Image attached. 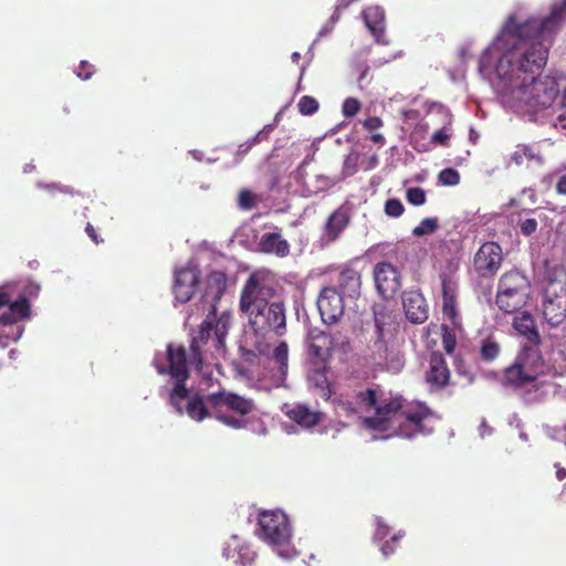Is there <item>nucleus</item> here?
Masks as SVG:
<instances>
[{
  "label": "nucleus",
  "instance_id": "1",
  "mask_svg": "<svg viewBox=\"0 0 566 566\" xmlns=\"http://www.w3.org/2000/svg\"><path fill=\"white\" fill-rule=\"evenodd\" d=\"M566 20V0L554 4L538 20L520 12L510 14L479 59V72L490 83L509 112L537 122L553 107L559 93L557 82L541 76L548 56L545 40Z\"/></svg>",
  "mask_w": 566,
  "mask_h": 566
},
{
  "label": "nucleus",
  "instance_id": "2",
  "mask_svg": "<svg viewBox=\"0 0 566 566\" xmlns=\"http://www.w3.org/2000/svg\"><path fill=\"white\" fill-rule=\"evenodd\" d=\"M274 277L271 272L259 270L245 281L239 307L247 317L248 324L240 340L243 359L253 363L264 357L272 365L270 379L259 380V390L270 391L284 385L289 368V347L285 342L279 343L272 350L276 337L286 331L285 307L282 302H271L274 297Z\"/></svg>",
  "mask_w": 566,
  "mask_h": 566
},
{
  "label": "nucleus",
  "instance_id": "3",
  "mask_svg": "<svg viewBox=\"0 0 566 566\" xmlns=\"http://www.w3.org/2000/svg\"><path fill=\"white\" fill-rule=\"evenodd\" d=\"M154 366L158 374L169 376L160 394L167 396L177 413L187 415L197 422L214 418L233 429L248 428V416L255 409L252 399L227 390L211 392L206 400L203 396H190L185 385L189 377V360L184 346L168 345L165 353L155 355Z\"/></svg>",
  "mask_w": 566,
  "mask_h": 566
},
{
  "label": "nucleus",
  "instance_id": "4",
  "mask_svg": "<svg viewBox=\"0 0 566 566\" xmlns=\"http://www.w3.org/2000/svg\"><path fill=\"white\" fill-rule=\"evenodd\" d=\"M334 409L338 418L361 419L364 427L373 432V440L411 439L432 431L428 428L430 413L424 405L379 396L373 388L340 397L334 401Z\"/></svg>",
  "mask_w": 566,
  "mask_h": 566
},
{
  "label": "nucleus",
  "instance_id": "5",
  "mask_svg": "<svg viewBox=\"0 0 566 566\" xmlns=\"http://www.w3.org/2000/svg\"><path fill=\"white\" fill-rule=\"evenodd\" d=\"M514 329L526 338L530 345H524L523 353L517 356L513 366L505 370L504 380L524 391L527 402L542 400L547 394L546 385L537 379V371L533 370L528 363V357L537 355L534 346L539 340V335L535 327L533 316L523 312L513 319Z\"/></svg>",
  "mask_w": 566,
  "mask_h": 566
},
{
  "label": "nucleus",
  "instance_id": "6",
  "mask_svg": "<svg viewBox=\"0 0 566 566\" xmlns=\"http://www.w3.org/2000/svg\"><path fill=\"white\" fill-rule=\"evenodd\" d=\"M227 285L226 275L222 272H213L208 277V289L203 295L202 312L208 311L207 318L201 323L198 335L192 338L191 350L197 352L200 349L201 344L208 342L217 350H221L224 346V340L228 335L229 328L232 324V315L230 312L224 311L216 319V302L220 300Z\"/></svg>",
  "mask_w": 566,
  "mask_h": 566
},
{
  "label": "nucleus",
  "instance_id": "7",
  "mask_svg": "<svg viewBox=\"0 0 566 566\" xmlns=\"http://www.w3.org/2000/svg\"><path fill=\"white\" fill-rule=\"evenodd\" d=\"M360 275L353 269H346L339 273L335 285L325 286L318 294L317 307L324 323L338 322L346 307L360 295Z\"/></svg>",
  "mask_w": 566,
  "mask_h": 566
},
{
  "label": "nucleus",
  "instance_id": "8",
  "mask_svg": "<svg viewBox=\"0 0 566 566\" xmlns=\"http://www.w3.org/2000/svg\"><path fill=\"white\" fill-rule=\"evenodd\" d=\"M255 534L283 559H291L298 554L291 543L292 530L289 518L282 511L262 512L259 515Z\"/></svg>",
  "mask_w": 566,
  "mask_h": 566
},
{
  "label": "nucleus",
  "instance_id": "9",
  "mask_svg": "<svg viewBox=\"0 0 566 566\" xmlns=\"http://www.w3.org/2000/svg\"><path fill=\"white\" fill-rule=\"evenodd\" d=\"M11 286H0V346L7 347L10 342H17L23 327L19 322L29 317L30 305L23 297L13 300L9 292Z\"/></svg>",
  "mask_w": 566,
  "mask_h": 566
},
{
  "label": "nucleus",
  "instance_id": "10",
  "mask_svg": "<svg viewBox=\"0 0 566 566\" xmlns=\"http://www.w3.org/2000/svg\"><path fill=\"white\" fill-rule=\"evenodd\" d=\"M531 295V283L520 271L504 273L497 284L496 305L504 313H513L524 307Z\"/></svg>",
  "mask_w": 566,
  "mask_h": 566
},
{
  "label": "nucleus",
  "instance_id": "11",
  "mask_svg": "<svg viewBox=\"0 0 566 566\" xmlns=\"http://www.w3.org/2000/svg\"><path fill=\"white\" fill-rule=\"evenodd\" d=\"M282 411L291 421L282 423V429L287 434L310 430L322 420L321 411L312 409L304 403H285L282 407Z\"/></svg>",
  "mask_w": 566,
  "mask_h": 566
},
{
  "label": "nucleus",
  "instance_id": "12",
  "mask_svg": "<svg viewBox=\"0 0 566 566\" xmlns=\"http://www.w3.org/2000/svg\"><path fill=\"white\" fill-rule=\"evenodd\" d=\"M375 325L379 334V339L375 343L377 350V357L375 360L378 365H384L388 370L394 373L399 371L403 366L402 357L395 352H389L385 342L384 336L389 333V323L386 321V315L382 313H375Z\"/></svg>",
  "mask_w": 566,
  "mask_h": 566
},
{
  "label": "nucleus",
  "instance_id": "13",
  "mask_svg": "<svg viewBox=\"0 0 566 566\" xmlns=\"http://www.w3.org/2000/svg\"><path fill=\"white\" fill-rule=\"evenodd\" d=\"M441 308L443 319L454 329H461L462 317L458 306V284L449 276L441 279Z\"/></svg>",
  "mask_w": 566,
  "mask_h": 566
},
{
  "label": "nucleus",
  "instance_id": "14",
  "mask_svg": "<svg viewBox=\"0 0 566 566\" xmlns=\"http://www.w3.org/2000/svg\"><path fill=\"white\" fill-rule=\"evenodd\" d=\"M198 282L199 270L192 261L176 270L172 285L175 300L179 303L188 302L192 297Z\"/></svg>",
  "mask_w": 566,
  "mask_h": 566
},
{
  "label": "nucleus",
  "instance_id": "15",
  "mask_svg": "<svg viewBox=\"0 0 566 566\" xmlns=\"http://www.w3.org/2000/svg\"><path fill=\"white\" fill-rule=\"evenodd\" d=\"M374 279L378 293L387 300L394 297L401 286L398 270L387 262L375 265Z\"/></svg>",
  "mask_w": 566,
  "mask_h": 566
},
{
  "label": "nucleus",
  "instance_id": "16",
  "mask_svg": "<svg viewBox=\"0 0 566 566\" xmlns=\"http://www.w3.org/2000/svg\"><path fill=\"white\" fill-rule=\"evenodd\" d=\"M502 260V248L495 242H486L475 253L474 266L483 276L493 275L500 269Z\"/></svg>",
  "mask_w": 566,
  "mask_h": 566
},
{
  "label": "nucleus",
  "instance_id": "17",
  "mask_svg": "<svg viewBox=\"0 0 566 566\" xmlns=\"http://www.w3.org/2000/svg\"><path fill=\"white\" fill-rule=\"evenodd\" d=\"M402 305L406 317L415 323L421 324L428 318V304L418 291H408L402 295Z\"/></svg>",
  "mask_w": 566,
  "mask_h": 566
},
{
  "label": "nucleus",
  "instance_id": "18",
  "mask_svg": "<svg viewBox=\"0 0 566 566\" xmlns=\"http://www.w3.org/2000/svg\"><path fill=\"white\" fill-rule=\"evenodd\" d=\"M450 371L442 355L433 353L430 356L429 369L426 380L432 390L441 389L448 385Z\"/></svg>",
  "mask_w": 566,
  "mask_h": 566
},
{
  "label": "nucleus",
  "instance_id": "19",
  "mask_svg": "<svg viewBox=\"0 0 566 566\" xmlns=\"http://www.w3.org/2000/svg\"><path fill=\"white\" fill-rule=\"evenodd\" d=\"M363 20L366 28L369 30L376 42L379 44H388V40L385 36V12L378 7H368L363 13Z\"/></svg>",
  "mask_w": 566,
  "mask_h": 566
},
{
  "label": "nucleus",
  "instance_id": "20",
  "mask_svg": "<svg viewBox=\"0 0 566 566\" xmlns=\"http://www.w3.org/2000/svg\"><path fill=\"white\" fill-rule=\"evenodd\" d=\"M222 555L238 566L251 565L255 558V553L249 546L243 545L237 535H232L227 542Z\"/></svg>",
  "mask_w": 566,
  "mask_h": 566
},
{
  "label": "nucleus",
  "instance_id": "21",
  "mask_svg": "<svg viewBox=\"0 0 566 566\" xmlns=\"http://www.w3.org/2000/svg\"><path fill=\"white\" fill-rule=\"evenodd\" d=\"M192 355L196 370L200 377L199 387L196 392H192L187 386L186 388L190 396H203V400H206V397L210 394L209 389L212 387L213 382L217 381V378L214 377L212 367L202 361L200 349L197 352L192 350Z\"/></svg>",
  "mask_w": 566,
  "mask_h": 566
},
{
  "label": "nucleus",
  "instance_id": "22",
  "mask_svg": "<svg viewBox=\"0 0 566 566\" xmlns=\"http://www.w3.org/2000/svg\"><path fill=\"white\" fill-rule=\"evenodd\" d=\"M451 124V114L447 107L439 103L428 105L427 114L419 123L420 128L424 130L430 127H447Z\"/></svg>",
  "mask_w": 566,
  "mask_h": 566
},
{
  "label": "nucleus",
  "instance_id": "23",
  "mask_svg": "<svg viewBox=\"0 0 566 566\" xmlns=\"http://www.w3.org/2000/svg\"><path fill=\"white\" fill-rule=\"evenodd\" d=\"M349 223V214L345 208L336 209L327 219L324 230L326 242L335 241Z\"/></svg>",
  "mask_w": 566,
  "mask_h": 566
},
{
  "label": "nucleus",
  "instance_id": "24",
  "mask_svg": "<svg viewBox=\"0 0 566 566\" xmlns=\"http://www.w3.org/2000/svg\"><path fill=\"white\" fill-rule=\"evenodd\" d=\"M543 316L547 324L557 327L565 319L566 301L562 297L552 300L548 295L545 296L543 304Z\"/></svg>",
  "mask_w": 566,
  "mask_h": 566
},
{
  "label": "nucleus",
  "instance_id": "25",
  "mask_svg": "<svg viewBox=\"0 0 566 566\" xmlns=\"http://www.w3.org/2000/svg\"><path fill=\"white\" fill-rule=\"evenodd\" d=\"M260 250L265 253H274L279 256H285L290 252V245L280 233H264L259 242Z\"/></svg>",
  "mask_w": 566,
  "mask_h": 566
},
{
  "label": "nucleus",
  "instance_id": "26",
  "mask_svg": "<svg viewBox=\"0 0 566 566\" xmlns=\"http://www.w3.org/2000/svg\"><path fill=\"white\" fill-rule=\"evenodd\" d=\"M339 179L335 177H329L326 175H315L314 177L310 178L304 184V192L306 196H313L317 195L319 192L326 191L331 189L333 186H335Z\"/></svg>",
  "mask_w": 566,
  "mask_h": 566
},
{
  "label": "nucleus",
  "instance_id": "27",
  "mask_svg": "<svg viewBox=\"0 0 566 566\" xmlns=\"http://www.w3.org/2000/svg\"><path fill=\"white\" fill-rule=\"evenodd\" d=\"M511 158L517 165H522L528 161H535L538 165L544 164L542 155L534 147L528 145L516 146L515 150L511 155Z\"/></svg>",
  "mask_w": 566,
  "mask_h": 566
},
{
  "label": "nucleus",
  "instance_id": "28",
  "mask_svg": "<svg viewBox=\"0 0 566 566\" xmlns=\"http://www.w3.org/2000/svg\"><path fill=\"white\" fill-rule=\"evenodd\" d=\"M308 380L313 384L319 391V395L328 399L331 397V389L327 376L323 370H314L308 375Z\"/></svg>",
  "mask_w": 566,
  "mask_h": 566
},
{
  "label": "nucleus",
  "instance_id": "29",
  "mask_svg": "<svg viewBox=\"0 0 566 566\" xmlns=\"http://www.w3.org/2000/svg\"><path fill=\"white\" fill-rule=\"evenodd\" d=\"M500 353V346L493 337L484 338L481 342L480 356L483 360L492 361Z\"/></svg>",
  "mask_w": 566,
  "mask_h": 566
},
{
  "label": "nucleus",
  "instance_id": "30",
  "mask_svg": "<svg viewBox=\"0 0 566 566\" xmlns=\"http://www.w3.org/2000/svg\"><path fill=\"white\" fill-rule=\"evenodd\" d=\"M442 345L447 353L452 354L455 344H457V336L455 332H461V329H454L450 324H442Z\"/></svg>",
  "mask_w": 566,
  "mask_h": 566
},
{
  "label": "nucleus",
  "instance_id": "31",
  "mask_svg": "<svg viewBox=\"0 0 566 566\" xmlns=\"http://www.w3.org/2000/svg\"><path fill=\"white\" fill-rule=\"evenodd\" d=\"M437 228V218H424L416 228H413L412 234L416 237H422L434 232Z\"/></svg>",
  "mask_w": 566,
  "mask_h": 566
},
{
  "label": "nucleus",
  "instance_id": "32",
  "mask_svg": "<svg viewBox=\"0 0 566 566\" xmlns=\"http://www.w3.org/2000/svg\"><path fill=\"white\" fill-rule=\"evenodd\" d=\"M298 112L302 115H313L318 109V102L312 96H302L297 103Z\"/></svg>",
  "mask_w": 566,
  "mask_h": 566
},
{
  "label": "nucleus",
  "instance_id": "33",
  "mask_svg": "<svg viewBox=\"0 0 566 566\" xmlns=\"http://www.w3.org/2000/svg\"><path fill=\"white\" fill-rule=\"evenodd\" d=\"M11 286L9 289V292L11 294H13V300H20L21 297H23L25 300V302L29 304L28 300H27V296H35L38 295L39 291H40V285L34 283V282H29L25 287H24V291L22 294H17L15 293V284L14 283H8L6 284L4 286Z\"/></svg>",
  "mask_w": 566,
  "mask_h": 566
},
{
  "label": "nucleus",
  "instance_id": "34",
  "mask_svg": "<svg viewBox=\"0 0 566 566\" xmlns=\"http://www.w3.org/2000/svg\"><path fill=\"white\" fill-rule=\"evenodd\" d=\"M438 179L443 186H457L460 182V174L453 168H446L440 171Z\"/></svg>",
  "mask_w": 566,
  "mask_h": 566
},
{
  "label": "nucleus",
  "instance_id": "35",
  "mask_svg": "<svg viewBox=\"0 0 566 566\" xmlns=\"http://www.w3.org/2000/svg\"><path fill=\"white\" fill-rule=\"evenodd\" d=\"M406 198L413 206H422L426 202V191L419 187L407 189Z\"/></svg>",
  "mask_w": 566,
  "mask_h": 566
},
{
  "label": "nucleus",
  "instance_id": "36",
  "mask_svg": "<svg viewBox=\"0 0 566 566\" xmlns=\"http://www.w3.org/2000/svg\"><path fill=\"white\" fill-rule=\"evenodd\" d=\"M403 205L399 199L392 198L387 200L385 203V212L389 217L398 218L403 213Z\"/></svg>",
  "mask_w": 566,
  "mask_h": 566
},
{
  "label": "nucleus",
  "instance_id": "37",
  "mask_svg": "<svg viewBox=\"0 0 566 566\" xmlns=\"http://www.w3.org/2000/svg\"><path fill=\"white\" fill-rule=\"evenodd\" d=\"M248 418H249V424H248L247 429L251 430L252 432H254L259 436H264L268 433V427L262 419L255 418L253 412L250 413L248 416Z\"/></svg>",
  "mask_w": 566,
  "mask_h": 566
},
{
  "label": "nucleus",
  "instance_id": "38",
  "mask_svg": "<svg viewBox=\"0 0 566 566\" xmlns=\"http://www.w3.org/2000/svg\"><path fill=\"white\" fill-rule=\"evenodd\" d=\"M360 109V102L354 97H348L344 101L342 112L345 117L355 116Z\"/></svg>",
  "mask_w": 566,
  "mask_h": 566
},
{
  "label": "nucleus",
  "instance_id": "39",
  "mask_svg": "<svg viewBox=\"0 0 566 566\" xmlns=\"http://www.w3.org/2000/svg\"><path fill=\"white\" fill-rule=\"evenodd\" d=\"M255 205V195L247 189L239 193V207L244 210L251 209Z\"/></svg>",
  "mask_w": 566,
  "mask_h": 566
},
{
  "label": "nucleus",
  "instance_id": "40",
  "mask_svg": "<svg viewBox=\"0 0 566 566\" xmlns=\"http://www.w3.org/2000/svg\"><path fill=\"white\" fill-rule=\"evenodd\" d=\"M538 222L534 218H527L520 222V230L523 235L530 237L536 232Z\"/></svg>",
  "mask_w": 566,
  "mask_h": 566
},
{
  "label": "nucleus",
  "instance_id": "41",
  "mask_svg": "<svg viewBox=\"0 0 566 566\" xmlns=\"http://www.w3.org/2000/svg\"><path fill=\"white\" fill-rule=\"evenodd\" d=\"M405 533L402 531H399L397 534H395L391 538V542H386L380 547V551L385 557L390 556L395 552V547L391 545V543L398 542L400 538H402Z\"/></svg>",
  "mask_w": 566,
  "mask_h": 566
},
{
  "label": "nucleus",
  "instance_id": "42",
  "mask_svg": "<svg viewBox=\"0 0 566 566\" xmlns=\"http://www.w3.org/2000/svg\"><path fill=\"white\" fill-rule=\"evenodd\" d=\"M376 532L374 535L375 541H381L389 534V526L384 523V521L380 517H376Z\"/></svg>",
  "mask_w": 566,
  "mask_h": 566
},
{
  "label": "nucleus",
  "instance_id": "43",
  "mask_svg": "<svg viewBox=\"0 0 566 566\" xmlns=\"http://www.w3.org/2000/svg\"><path fill=\"white\" fill-rule=\"evenodd\" d=\"M274 128L275 124L265 125L255 136L251 138V144H256L263 139H266Z\"/></svg>",
  "mask_w": 566,
  "mask_h": 566
},
{
  "label": "nucleus",
  "instance_id": "44",
  "mask_svg": "<svg viewBox=\"0 0 566 566\" xmlns=\"http://www.w3.org/2000/svg\"><path fill=\"white\" fill-rule=\"evenodd\" d=\"M402 115L405 118V124L408 126V128H411V126H413L420 117L419 112L416 109L403 111Z\"/></svg>",
  "mask_w": 566,
  "mask_h": 566
},
{
  "label": "nucleus",
  "instance_id": "45",
  "mask_svg": "<svg viewBox=\"0 0 566 566\" xmlns=\"http://www.w3.org/2000/svg\"><path fill=\"white\" fill-rule=\"evenodd\" d=\"M450 138L447 127H439L432 135V142L444 145Z\"/></svg>",
  "mask_w": 566,
  "mask_h": 566
},
{
  "label": "nucleus",
  "instance_id": "46",
  "mask_svg": "<svg viewBox=\"0 0 566 566\" xmlns=\"http://www.w3.org/2000/svg\"><path fill=\"white\" fill-rule=\"evenodd\" d=\"M339 10H340V9H337V8H336V10H335V12L333 13V15L331 17L329 21H328L327 23H325V25H324V27L321 29V31L318 32V36L326 35V34H328V33L332 31V29H333L334 24H335V23L337 22V20H338V11H339Z\"/></svg>",
  "mask_w": 566,
  "mask_h": 566
},
{
  "label": "nucleus",
  "instance_id": "47",
  "mask_svg": "<svg viewBox=\"0 0 566 566\" xmlns=\"http://www.w3.org/2000/svg\"><path fill=\"white\" fill-rule=\"evenodd\" d=\"M382 125V122L379 117H368L365 122H364V127L368 130H375V129H378L380 128Z\"/></svg>",
  "mask_w": 566,
  "mask_h": 566
},
{
  "label": "nucleus",
  "instance_id": "48",
  "mask_svg": "<svg viewBox=\"0 0 566 566\" xmlns=\"http://www.w3.org/2000/svg\"><path fill=\"white\" fill-rule=\"evenodd\" d=\"M556 192L566 196V175H560L556 182Z\"/></svg>",
  "mask_w": 566,
  "mask_h": 566
},
{
  "label": "nucleus",
  "instance_id": "49",
  "mask_svg": "<svg viewBox=\"0 0 566 566\" xmlns=\"http://www.w3.org/2000/svg\"><path fill=\"white\" fill-rule=\"evenodd\" d=\"M553 437L566 446V424L560 428H555Z\"/></svg>",
  "mask_w": 566,
  "mask_h": 566
},
{
  "label": "nucleus",
  "instance_id": "50",
  "mask_svg": "<svg viewBox=\"0 0 566 566\" xmlns=\"http://www.w3.org/2000/svg\"><path fill=\"white\" fill-rule=\"evenodd\" d=\"M81 67H88L90 70L85 73H82L81 71H77L76 74L78 77L83 78V80H88L91 77V75L93 74V66L92 65H88L87 62L83 61L81 62Z\"/></svg>",
  "mask_w": 566,
  "mask_h": 566
},
{
  "label": "nucleus",
  "instance_id": "51",
  "mask_svg": "<svg viewBox=\"0 0 566 566\" xmlns=\"http://www.w3.org/2000/svg\"><path fill=\"white\" fill-rule=\"evenodd\" d=\"M254 144H251V139L248 140L245 144H242L239 146V149H238V154L239 155H244L247 154L253 146Z\"/></svg>",
  "mask_w": 566,
  "mask_h": 566
},
{
  "label": "nucleus",
  "instance_id": "52",
  "mask_svg": "<svg viewBox=\"0 0 566 566\" xmlns=\"http://www.w3.org/2000/svg\"><path fill=\"white\" fill-rule=\"evenodd\" d=\"M491 433H492V429L486 424L485 421H482L481 426H480V436L482 438H484L486 434H491Z\"/></svg>",
  "mask_w": 566,
  "mask_h": 566
},
{
  "label": "nucleus",
  "instance_id": "53",
  "mask_svg": "<svg viewBox=\"0 0 566 566\" xmlns=\"http://www.w3.org/2000/svg\"><path fill=\"white\" fill-rule=\"evenodd\" d=\"M370 138L376 144L384 145L385 143V137L379 133L373 134Z\"/></svg>",
  "mask_w": 566,
  "mask_h": 566
},
{
  "label": "nucleus",
  "instance_id": "54",
  "mask_svg": "<svg viewBox=\"0 0 566 566\" xmlns=\"http://www.w3.org/2000/svg\"><path fill=\"white\" fill-rule=\"evenodd\" d=\"M86 232L92 238V240L97 243L95 230H94V228L91 224L86 226Z\"/></svg>",
  "mask_w": 566,
  "mask_h": 566
},
{
  "label": "nucleus",
  "instance_id": "55",
  "mask_svg": "<svg viewBox=\"0 0 566 566\" xmlns=\"http://www.w3.org/2000/svg\"><path fill=\"white\" fill-rule=\"evenodd\" d=\"M556 478L562 481L566 478V469L564 468H557V471H556Z\"/></svg>",
  "mask_w": 566,
  "mask_h": 566
},
{
  "label": "nucleus",
  "instance_id": "56",
  "mask_svg": "<svg viewBox=\"0 0 566 566\" xmlns=\"http://www.w3.org/2000/svg\"><path fill=\"white\" fill-rule=\"evenodd\" d=\"M461 57L465 61L468 57H471V53L469 52V49L463 48L460 50Z\"/></svg>",
  "mask_w": 566,
  "mask_h": 566
},
{
  "label": "nucleus",
  "instance_id": "57",
  "mask_svg": "<svg viewBox=\"0 0 566 566\" xmlns=\"http://www.w3.org/2000/svg\"><path fill=\"white\" fill-rule=\"evenodd\" d=\"M558 120L560 126L566 129V112L558 115Z\"/></svg>",
  "mask_w": 566,
  "mask_h": 566
},
{
  "label": "nucleus",
  "instance_id": "58",
  "mask_svg": "<svg viewBox=\"0 0 566 566\" xmlns=\"http://www.w3.org/2000/svg\"><path fill=\"white\" fill-rule=\"evenodd\" d=\"M191 154L195 157V159H197V160H201L202 159L200 151L193 150V151H191Z\"/></svg>",
  "mask_w": 566,
  "mask_h": 566
},
{
  "label": "nucleus",
  "instance_id": "59",
  "mask_svg": "<svg viewBox=\"0 0 566 566\" xmlns=\"http://www.w3.org/2000/svg\"><path fill=\"white\" fill-rule=\"evenodd\" d=\"M300 56H301V55H300V53H298V52H294V53L292 54V61H293V62H297V61L300 60Z\"/></svg>",
  "mask_w": 566,
  "mask_h": 566
},
{
  "label": "nucleus",
  "instance_id": "60",
  "mask_svg": "<svg viewBox=\"0 0 566 566\" xmlns=\"http://www.w3.org/2000/svg\"><path fill=\"white\" fill-rule=\"evenodd\" d=\"M280 116H281V113H277L274 117V122L272 124H275V126L277 125L279 120H280Z\"/></svg>",
  "mask_w": 566,
  "mask_h": 566
},
{
  "label": "nucleus",
  "instance_id": "61",
  "mask_svg": "<svg viewBox=\"0 0 566 566\" xmlns=\"http://www.w3.org/2000/svg\"><path fill=\"white\" fill-rule=\"evenodd\" d=\"M562 103H563V106L566 108V88H565V92H564V95H563Z\"/></svg>",
  "mask_w": 566,
  "mask_h": 566
},
{
  "label": "nucleus",
  "instance_id": "62",
  "mask_svg": "<svg viewBox=\"0 0 566 566\" xmlns=\"http://www.w3.org/2000/svg\"><path fill=\"white\" fill-rule=\"evenodd\" d=\"M520 438H521L522 440H525V441L527 440V436H526V433H524V432H521V433H520Z\"/></svg>",
  "mask_w": 566,
  "mask_h": 566
},
{
  "label": "nucleus",
  "instance_id": "63",
  "mask_svg": "<svg viewBox=\"0 0 566 566\" xmlns=\"http://www.w3.org/2000/svg\"><path fill=\"white\" fill-rule=\"evenodd\" d=\"M31 170V167L28 165L24 167V172H29Z\"/></svg>",
  "mask_w": 566,
  "mask_h": 566
},
{
  "label": "nucleus",
  "instance_id": "64",
  "mask_svg": "<svg viewBox=\"0 0 566 566\" xmlns=\"http://www.w3.org/2000/svg\"><path fill=\"white\" fill-rule=\"evenodd\" d=\"M31 170V167L28 165L24 167V172H29Z\"/></svg>",
  "mask_w": 566,
  "mask_h": 566
}]
</instances>
